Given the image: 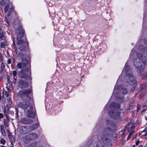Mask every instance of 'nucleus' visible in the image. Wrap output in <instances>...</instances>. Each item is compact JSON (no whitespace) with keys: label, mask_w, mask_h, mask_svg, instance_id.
I'll return each mask as SVG.
<instances>
[{"label":"nucleus","mask_w":147,"mask_h":147,"mask_svg":"<svg viewBox=\"0 0 147 147\" xmlns=\"http://www.w3.org/2000/svg\"><path fill=\"white\" fill-rule=\"evenodd\" d=\"M23 67L18 73L19 77L29 81L32 80L31 76V62L28 60L23 59H22Z\"/></svg>","instance_id":"obj_1"},{"label":"nucleus","mask_w":147,"mask_h":147,"mask_svg":"<svg viewBox=\"0 0 147 147\" xmlns=\"http://www.w3.org/2000/svg\"><path fill=\"white\" fill-rule=\"evenodd\" d=\"M29 102H20L18 104L17 106L23 109L24 111L29 107V109L27 111V116L29 118L34 119L36 115V112L35 109L34 111L33 106L30 105Z\"/></svg>","instance_id":"obj_2"},{"label":"nucleus","mask_w":147,"mask_h":147,"mask_svg":"<svg viewBox=\"0 0 147 147\" xmlns=\"http://www.w3.org/2000/svg\"><path fill=\"white\" fill-rule=\"evenodd\" d=\"M139 60L135 59L134 61V65L137 70L140 72L144 70L146 64V58L143 56L142 54L140 53H138L136 54Z\"/></svg>","instance_id":"obj_3"},{"label":"nucleus","mask_w":147,"mask_h":147,"mask_svg":"<svg viewBox=\"0 0 147 147\" xmlns=\"http://www.w3.org/2000/svg\"><path fill=\"white\" fill-rule=\"evenodd\" d=\"M111 104L113 106V108L111 109L109 112V114L111 117L115 119L116 121L120 118V111H119L120 105L119 103L112 102Z\"/></svg>","instance_id":"obj_4"},{"label":"nucleus","mask_w":147,"mask_h":147,"mask_svg":"<svg viewBox=\"0 0 147 147\" xmlns=\"http://www.w3.org/2000/svg\"><path fill=\"white\" fill-rule=\"evenodd\" d=\"M32 92V90L30 89H23L19 92L17 95L22 101L28 102L31 100L30 95Z\"/></svg>","instance_id":"obj_5"},{"label":"nucleus","mask_w":147,"mask_h":147,"mask_svg":"<svg viewBox=\"0 0 147 147\" xmlns=\"http://www.w3.org/2000/svg\"><path fill=\"white\" fill-rule=\"evenodd\" d=\"M106 122L107 127L105 128L104 131L107 136H111L110 133H114L117 130V126L113 121L109 119H107Z\"/></svg>","instance_id":"obj_6"},{"label":"nucleus","mask_w":147,"mask_h":147,"mask_svg":"<svg viewBox=\"0 0 147 147\" xmlns=\"http://www.w3.org/2000/svg\"><path fill=\"white\" fill-rule=\"evenodd\" d=\"M127 76L128 77L131 85L133 87V88L131 89L130 91L132 92H134L135 89L137 88V81L135 77L132 74L128 73Z\"/></svg>","instance_id":"obj_7"},{"label":"nucleus","mask_w":147,"mask_h":147,"mask_svg":"<svg viewBox=\"0 0 147 147\" xmlns=\"http://www.w3.org/2000/svg\"><path fill=\"white\" fill-rule=\"evenodd\" d=\"M38 137L37 135L34 132H32L26 135L24 138L23 137L22 139H24L27 141H33L36 139Z\"/></svg>","instance_id":"obj_8"},{"label":"nucleus","mask_w":147,"mask_h":147,"mask_svg":"<svg viewBox=\"0 0 147 147\" xmlns=\"http://www.w3.org/2000/svg\"><path fill=\"white\" fill-rule=\"evenodd\" d=\"M18 86L21 89L27 88L29 85L28 82L22 79L19 80L18 82Z\"/></svg>","instance_id":"obj_9"},{"label":"nucleus","mask_w":147,"mask_h":147,"mask_svg":"<svg viewBox=\"0 0 147 147\" xmlns=\"http://www.w3.org/2000/svg\"><path fill=\"white\" fill-rule=\"evenodd\" d=\"M18 29L19 30V32L17 36V40L21 39L24 34L25 30L22 28V26L21 25L20 26Z\"/></svg>","instance_id":"obj_10"},{"label":"nucleus","mask_w":147,"mask_h":147,"mask_svg":"<svg viewBox=\"0 0 147 147\" xmlns=\"http://www.w3.org/2000/svg\"><path fill=\"white\" fill-rule=\"evenodd\" d=\"M20 122L25 125H30L33 123V121L29 118L24 117L20 119Z\"/></svg>","instance_id":"obj_11"},{"label":"nucleus","mask_w":147,"mask_h":147,"mask_svg":"<svg viewBox=\"0 0 147 147\" xmlns=\"http://www.w3.org/2000/svg\"><path fill=\"white\" fill-rule=\"evenodd\" d=\"M101 139L102 142L106 145H109L111 142L110 138L106 135L102 136Z\"/></svg>","instance_id":"obj_12"},{"label":"nucleus","mask_w":147,"mask_h":147,"mask_svg":"<svg viewBox=\"0 0 147 147\" xmlns=\"http://www.w3.org/2000/svg\"><path fill=\"white\" fill-rule=\"evenodd\" d=\"M16 43L18 45H20L24 44H26L27 45H29V43L27 40L26 36H25L24 39H21L17 40Z\"/></svg>","instance_id":"obj_13"},{"label":"nucleus","mask_w":147,"mask_h":147,"mask_svg":"<svg viewBox=\"0 0 147 147\" xmlns=\"http://www.w3.org/2000/svg\"><path fill=\"white\" fill-rule=\"evenodd\" d=\"M21 134H26L29 132L28 128L26 126H21L20 129Z\"/></svg>","instance_id":"obj_14"},{"label":"nucleus","mask_w":147,"mask_h":147,"mask_svg":"<svg viewBox=\"0 0 147 147\" xmlns=\"http://www.w3.org/2000/svg\"><path fill=\"white\" fill-rule=\"evenodd\" d=\"M18 56L19 57H21V60H22V59H25L26 60H28L29 61V60H30V55H27L24 56V54L22 52H20L18 54Z\"/></svg>","instance_id":"obj_15"},{"label":"nucleus","mask_w":147,"mask_h":147,"mask_svg":"<svg viewBox=\"0 0 147 147\" xmlns=\"http://www.w3.org/2000/svg\"><path fill=\"white\" fill-rule=\"evenodd\" d=\"M29 48V45L26 44L22 45H20L18 47L20 50L22 51H26Z\"/></svg>","instance_id":"obj_16"},{"label":"nucleus","mask_w":147,"mask_h":147,"mask_svg":"<svg viewBox=\"0 0 147 147\" xmlns=\"http://www.w3.org/2000/svg\"><path fill=\"white\" fill-rule=\"evenodd\" d=\"M119 90H121L122 93L123 94H126L127 92V89L124 88L123 85H119L118 87Z\"/></svg>","instance_id":"obj_17"},{"label":"nucleus","mask_w":147,"mask_h":147,"mask_svg":"<svg viewBox=\"0 0 147 147\" xmlns=\"http://www.w3.org/2000/svg\"><path fill=\"white\" fill-rule=\"evenodd\" d=\"M8 136L10 141L11 144H13L15 142V137L14 136L12 135L10 132L8 133Z\"/></svg>","instance_id":"obj_18"},{"label":"nucleus","mask_w":147,"mask_h":147,"mask_svg":"<svg viewBox=\"0 0 147 147\" xmlns=\"http://www.w3.org/2000/svg\"><path fill=\"white\" fill-rule=\"evenodd\" d=\"M14 9V7L13 6L9 8L7 15L8 16H10L13 11H14V13L16 16L17 15V14L15 11V10Z\"/></svg>","instance_id":"obj_19"},{"label":"nucleus","mask_w":147,"mask_h":147,"mask_svg":"<svg viewBox=\"0 0 147 147\" xmlns=\"http://www.w3.org/2000/svg\"><path fill=\"white\" fill-rule=\"evenodd\" d=\"M38 125L39 124L37 123L34 124L30 126V128L32 131L35 130L38 128Z\"/></svg>","instance_id":"obj_20"},{"label":"nucleus","mask_w":147,"mask_h":147,"mask_svg":"<svg viewBox=\"0 0 147 147\" xmlns=\"http://www.w3.org/2000/svg\"><path fill=\"white\" fill-rule=\"evenodd\" d=\"M146 84L145 83H144L141 84L140 85V88L139 89V92H140L142 90H144L146 89Z\"/></svg>","instance_id":"obj_21"},{"label":"nucleus","mask_w":147,"mask_h":147,"mask_svg":"<svg viewBox=\"0 0 147 147\" xmlns=\"http://www.w3.org/2000/svg\"><path fill=\"white\" fill-rule=\"evenodd\" d=\"M12 74L13 77V81L14 83H15L16 82L17 76L16 75L17 74V72L16 71L14 70L13 71Z\"/></svg>","instance_id":"obj_22"},{"label":"nucleus","mask_w":147,"mask_h":147,"mask_svg":"<svg viewBox=\"0 0 147 147\" xmlns=\"http://www.w3.org/2000/svg\"><path fill=\"white\" fill-rule=\"evenodd\" d=\"M134 103L133 102H130L129 104V107L127 108L126 110V111H128L131 109L133 107H134Z\"/></svg>","instance_id":"obj_23"},{"label":"nucleus","mask_w":147,"mask_h":147,"mask_svg":"<svg viewBox=\"0 0 147 147\" xmlns=\"http://www.w3.org/2000/svg\"><path fill=\"white\" fill-rule=\"evenodd\" d=\"M138 72L139 73H139L142 76H143L144 78H147V71L145 72L144 74H142V72L143 71V70L142 71H141V72H140V71L139 70H138Z\"/></svg>","instance_id":"obj_24"},{"label":"nucleus","mask_w":147,"mask_h":147,"mask_svg":"<svg viewBox=\"0 0 147 147\" xmlns=\"http://www.w3.org/2000/svg\"><path fill=\"white\" fill-rule=\"evenodd\" d=\"M125 70L127 72H128L130 69V67L126 64L125 65Z\"/></svg>","instance_id":"obj_25"},{"label":"nucleus","mask_w":147,"mask_h":147,"mask_svg":"<svg viewBox=\"0 0 147 147\" xmlns=\"http://www.w3.org/2000/svg\"><path fill=\"white\" fill-rule=\"evenodd\" d=\"M22 64L23 65L22 63L19 62L17 64V67L19 69H21L22 67Z\"/></svg>","instance_id":"obj_26"},{"label":"nucleus","mask_w":147,"mask_h":147,"mask_svg":"<svg viewBox=\"0 0 147 147\" xmlns=\"http://www.w3.org/2000/svg\"><path fill=\"white\" fill-rule=\"evenodd\" d=\"M145 132V133L142 135L144 136H146L147 135V127H146L144 130L142 132V133Z\"/></svg>","instance_id":"obj_27"},{"label":"nucleus","mask_w":147,"mask_h":147,"mask_svg":"<svg viewBox=\"0 0 147 147\" xmlns=\"http://www.w3.org/2000/svg\"><path fill=\"white\" fill-rule=\"evenodd\" d=\"M5 38V36L3 35V33L2 32H0V38L1 40H4Z\"/></svg>","instance_id":"obj_28"},{"label":"nucleus","mask_w":147,"mask_h":147,"mask_svg":"<svg viewBox=\"0 0 147 147\" xmlns=\"http://www.w3.org/2000/svg\"><path fill=\"white\" fill-rule=\"evenodd\" d=\"M6 107L8 108V109L7 110V111H9V113L10 114L12 115H13L14 113V111H9V108H8V106L7 105H6Z\"/></svg>","instance_id":"obj_29"},{"label":"nucleus","mask_w":147,"mask_h":147,"mask_svg":"<svg viewBox=\"0 0 147 147\" xmlns=\"http://www.w3.org/2000/svg\"><path fill=\"white\" fill-rule=\"evenodd\" d=\"M15 108L16 112V115L17 116V117H18L19 110L18 109V106H15Z\"/></svg>","instance_id":"obj_30"},{"label":"nucleus","mask_w":147,"mask_h":147,"mask_svg":"<svg viewBox=\"0 0 147 147\" xmlns=\"http://www.w3.org/2000/svg\"><path fill=\"white\" fill-rule=\"evenodd\" d=\"M6 109L5 108V109H4V115L6 117V118L7 119H8V120H9V117L8 116V115L6 114Z\"/></svg>","instance_id":"obj_31"},{"label":"nucleus","mask_w":147,"mask_h":147,"mask_svg":"<svg viewBox=\"0 0 147 147\" xmlns=\"http://www.w3.org/2000/svg\"><path fill=\"white\" fill-rule=\"evenodd\" d=\"M131 123L130 122H129L127 123V124L125 125V129H128L129 128H130L129 127V126L131 125Z\"/></svg>","instance_id":"obj_32"},{"label":"nucleus","mask_w":147,"mask_h":147,"mask_svg":"<svg viewBox=\"0 0 147 147\" xmlns=\"http://www.w3.org/2000/svg\"><path fill=\"white\" fill-rule=\"evenodd\" d=\"M5 140L3 138H1L0 140V143L3 145H4L5 143Z\"/></svg>","instance_id":"obj_33"},{"label":"nucleus","mask_w":147,"mask_h":147,"mask_svg":"<svg viewBox=\"0 0 147 147\" xmlns=\"http://www.w3.org/2000/svg\"><path fill=\"white\" fill-rule=\"evenodd\" d=\"M134 131H132L129 134V135H128L127 138V140H128L130 138V137H131V136L132 135V134L134 133Z\"/></svg>","instance_id":"obj_34"},{"label":"nucleus","mask_w":147,"mask_h":147,"mask_svg":"<svg viewBox=\"0 0 147 147\" xmlns=\"http://www.w3.org/2000/svg\"><path fill=\"white\" fill-rule=\"evenodd\" d=\"M1 133L4 136H5L6 134V133L5 130L4 129L1 130Z\"/></svg>","instance_id":"obj_35"},{"label":"nucleus","mask_w":147,"mask_h":147,"mask_svg":"<svg viewBox=\"0 0 147 147\" xmlns=\"http://www.w3.org/2000/svg\"><path fill=\"white\" fill-rule=\"evenodd\" d=\"M0 47L1 48H4L5 47V44L3 42H2L1 43L0 45Z\"/></svg>","instance_id":"obj_36"},{"label":"nucleus","mask_w":147,"mask_h":147,"mask_svg":"<svg viewBox=\"0 0 147 147\" xmlns=\"http://www.w3.org/2000/svg\"><path fill=\"white\" fill-rule=\"evenodd\" d=\"M144 44L147 46V38H145L144 40Z\"/></svg>","instance_id":"obj_37"},{"label":"nucleus","mask_w":147,"mask_h":147,"mask_svg":"<svg viewBox=\"0 0 147 147\" xmlns=\"http://www.w3.org/2000/svg\"><path fill=\"white\" fill-rule=\"evenodd\" d=\"M1 67L5 69V65L3 62H2L1 63Z\"/></svg>","instance_id":"obj_38"},{"label":"nucleus","mask_w":147,"mask_h":147,"mask_svg":"<svg viewBox=\"0 0 147 147\" xmlns=\"http://www.w3.org/2000/svg\"><path fill=\"white\" fill-rule=\"evenodd\" d=\"M146 109H144L142 111H141V114L142 115L143 114V113L147 110Z\"/></svg>","instance_id":"obj_39"},{"label":"nucleus","mask_w":147,"mask_h":147,"mask_svg":"<svg viewBox=\"0 0 147 147\" xmlns=\"http://www.w3.org/2000/svg\"><path fill=\"white\" fill-rule=\"evenodd\" d=\"M8 9V7H6V6H5V8H4V12H5V13H7V11Z\"/></svg>","instance_id":"obj_40"},{"label":"nucleus","mask_w":147,"mask_h":147,"mask_svg":"<svg viewBox=\"0 0 147 147\" xmlns=\"http://www.w3.org/2000/svg\"><path fill=\"white\" fill-rule=\"evenodd\" d=\"M5 93L7 97L9 96V94L7 91H5Z\"/></svg>","instance_id":"obj_41"},{"label":"nucleus","mask_w":147,"mask_h":147,"mask_svg":"<svg viewBox=\"0 0 147 147\" xmlns=\"http://www.w3.org/2000/svg\"><path fill=\"white\" fill-rule=\"evenodd\" d=\"M143 96V94H140L139 97V99H141Z\"/></svg>","instance_id":"obj_42"},{"label":"nucleus","mask_w":147,"mask_h":147,"mask_svg":"<svg viewBox=\"0 0 147 147\" xmlns=\"http://www.w3.org/2000/svg\"><path fill=\"white\" fill-rule=\"evenodd\" d=\"M4 69V68H2V67H1V69H0V74H2V73L3 72Z\"/></svg>","instance_id":"obj_43"},{"label":"nucleus","mask_w":147,"mask_h":147,"mask_svg":"<svg viewBox=\"0 0 147 147\" xmlns=\"http://www.w3.org/2000/svg\"><path fill=\"white\" fill-rule=\"evenodd\" d=\"M140 141L139 140H138L136 142L135 144L136 145H138L139 144Z\"/></svg>","instance_id":"obj_44"},{"label":"nucleus","mask_w":147,"mask_h":147,"mask_svg":"<svg viewBox=\"0 0 147 147\" xmlns=\"http://www.w3.org/2000/svg\"><path fill=\"white\" fill-rule=\"evenodd\" d=\"M1 127V130H2L3 129H4V127L3 125H1L0 126Z\"/></svg>","instance_id":"obj_45"},{"label":"nucleus","mask_w":147,"mask_h":147,"mask_svg":"<svg viewBox=\"0 0 147 147\" xmlns=\"http://www.w3.org/2000/svg\"><path fill=\"white\" fill-rule=\"evenodd\" d=\"M7 63L8 64H10L11 63V59H8Z\"/></svg>","instance_id":"obj_46"},{"label":"nucleus","mask_w":147,"mask_h":147,"mask_svg":"<svg viewBox=\"0 0 147 147\" xmlns=\"http://www.w3.org/2000/svg\"><path fill=\"white\" fill-rule=\"evenodd\" d=\"M138 147H143V146L142 144L139 145Z\"/></svg>","instance_id":"obj_47"},{"label":"nucleus","mask_w":147,"mask_h":147,"mask_svg":"<svg viewBox=\"0 0 147 147\" xmlns=\"http://www.w3.org/2000/svg\"><path fill=\"white\" fill-rule=\"evenodd\" d=\"M125 135V133L124 132L121 135H122L123 136V135Z\"/></svg>","instance_id":"obj_48"},{"label":"nucleus","mask_w":147,"mask_h":147,"mask_svg":"<svg viewBox=\"0 0 147 147\" xmlns=\"http://www.w3.org/2000/svg\"><path fill=\"white\" fill-rule=\"evenodd\" d=\"M7 91L9 92H10L11 91V90L9 88H7Z\"/></svg>","instance_id":"obj_49"},{"label":"nucleus","mask_w":147,"mask_h":147,"mask_svg":"<svg viewBox=\"0 0 147 147\" xmlns=\"http://www.w3.org/2000/svg\"><path fill=\"white\" fill-rule=\"evenodd\" d=\"M92 142L89 145V147H90V146H91V145H92Z\"/></svg>","instance_id":"obj_50"},{"label":"nucleus","mask_w":147,"mask_h":147,"mask_svg":"<svg viewBox=\"0 0 147 147\" xmlns=\"http://www.w3.org/2000/svg\"><path fill=\"white\" fill-rule=\"evenodd\" d=\"M145 119L147 121V116H145Z\"/></svg>","instance_id":"obj_51"},{"label":"nucleus","mask_w":147,"mask_h":147,"mask_svg":"<svg viewBox=\"0 0 147 147\" xmlns=\"http://www.w3.org/2000/svg\"><path fill=\"white\" fill-rule=\"evenodd\" d=\"M13 45L15 46V41L14 40L13 41Z\"/></svg>","instance_id":"obj_52"},{"label":"nucleus","mask_w":147,"mask_h":147,"mask_svg":"<svg viewBox=\"0 0 147 147\" xmlns=\"http://www.w3.org/2000/svg\"><path fill=\"white\" fill-rule=\"evenodd\" d=\"M11 146H10L9 147H13V144H11Z\"/></svg>","instance_id":"obj_53"},{"label":"nucleus","mask_w":147,"mask_h":147,"mask_svg":"<svg viewBox=\"0 0 147 147\" xmlns=\"http://www.w3.org/2000/svg\"><path fill=\"white\" fill-rule=\"evenodd\" d=\"M138 111H139V110L138 109V108H137V112H138Z\"/></svg>","instance_id":"obj_54"},{"label":"nucleus","mask_w":147,"mask_h":147,"mask_svg":"<svg viewBox=\"0 0 147 147\" xmlns=\"http://www.w3.org/2000/svg\"><path fill=\"white\" fill-rule=\"evenodd\" d=\"M136 138V136H134V137H133V138Z\"/></svg>","instance_id":"obj_55"},{"label":"nucleus","mask_w":147,"mask_h":147,"mask_svg":"<svg viewBox=\"0 0 147 147\" xmlns=\"http://www.w3.org/2000/svg\"><path fill=\"white\" fill-rule=\"evenodd\" d=\"M138 90L137 92H136V95H137L138 94Z\"/></svg>","instance_id":"obj_56"},{"label":"nucleus","mask_w":147,"mask_h":147,"mask_svg":"<svg viewBox=\"0 0 147 147\" xmlns=\"http://www.w3.org/2000/svg\"><path fill=\"white\" fill-rule=\"evenodd\" d=\"M132 147H135V145H134L132 146Z\"/></svg>","instance_id":"obj_57"},{"label":"nucleus","mask_w":147,"mask_h":147,"mask_svg":"<svg viewBox=\"0 0 147 147\" xmlns=\"http://www.w3.org/2000/svg\"><path fill=\"white\" fill-rule=\"evenodd\" d=\"M0 147H5V146H1Z\"/></svg>","instance_id":"obj_58"},{"label":"nucleus","mask_w":147,"mask_h":147,"mask_svg":"<svg viewBox=\"0 0 147 147\" xmlns=\"http://www.w3.org/2000/svg\"><path fill=\"white\" fill-rule=\"evenodd\" d=\"M141 134H140V133H139V135H141Z\"/></svg>","instance_id":"obj_59"},{"label":"nucleus","mask_w":147,"mask_h":147,"mask_svg":"<svg viewBox=\"0 0 147 147\" xmlns=\"http://www.w3.org/2000/svg\"><path fill=\"white\" fill-rule=\"evenodd\" d=\"M96 146H98V144H96Z\"/></svg>","instance_id":"obj_60"},{"label":"nucleus","mask_w":147,"mask_h":147,"mask_svg":"<svg viewBox=\"0 0 147 147\" xmlns=\"http://www.w3.org/2000/svg\"><path fill=\"white\" fill-rule=\"evenodd\" d=\"M19 137L20 138H21V137L20 136V135H19Z\"/></svg>","instance_id":"obj_61"},{"label":"nucleus","mask_w":147,"mask_h":147,"mask_svg":"<svg viewBox=\"0 0 147 147\" xmlns=\"http://www.w3.org/2000/svg\"><path fill=\"white\" fill-rule=\"evenodd\" d=\"M17 19H18V16H17Z\"/></svg>","instance_id":"obj_62"},{"label":"nucleus","mask_w":147,"mask_h":147,"mask_svg":"<svg viewBox=\"0 0 147 147\" xmlns=\"http://www.w3.org/2000/svg\"><path fill=\"white\" fill-rule=\"evenodd\" d=\"M4 93V92H3V94Z\"/></svg>","instance_id":"obj_63"},{"label":"nucleus","mask_w":147,"mask_h":147,"mask_svg":"<svg viewBox=\"0 0 147 147\" xmlns=\"http://www.w3.org/2000/svg\"><path fill=\"white\" fill-rule=\"evenodd\" d=\"M4 121H5V119H4Z\"/></svg>","instance_id":"obj_64"}]
</instances>
